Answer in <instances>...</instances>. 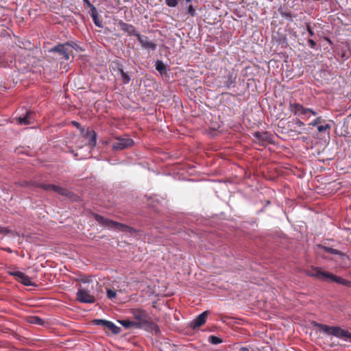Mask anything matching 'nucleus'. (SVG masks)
<instances>
[{"label": "nucleus", "mask_w": 351, "mask_h": 351, "mask_svg": "<svg viewBox=\"0 0 351 351\" xmlns=\"http://www.w3.org/2000/svg\"><path fill=\"white\" fill-rule=\"evenodd\" d=\"M78 45L77 44L72 45L69 42L63 44H58L54 47L49 50V53H58L65 60H69L71 54L73 53L72 48L77 49Z\"/></svg>", "instance_id": "3"}, {"label": "nucleus", "mask_w": 351, "mask_h": 351, "mask_svg": "<svg viewBox=\"0 0 351 351\" xmlns=\"http://www.w3.org/2000/svg\"><path fill=\"white\" fill-rule=\"evenodd\" d=\"M86 138L88 141V145L90 148L94 147L97 143V134L94 130L86 132Z\"/></svg>", "instance_id": "15"}, {"label": "nucleus", "mask_w": 351, "mask_h": 351, "mask_svg": "<svg viewBox=\"0 0 351 351\" xmlns=\"http://www.w3.org/2000/svg\"><path fill=\"white\" fill-rule=\"evenodd\" d=\"M334 282L346 286L348 287H351V281L341 278L339 276H336Z\"/></svg>", "instance_id": "25"}, {"label": "nucleus", "mask_w": 351, "mask_h": 351, "mask_svg": "<svg viewBox=\"0 0 351 351\" xmlns=\"http://www.w3.org/2000/svg\"><path fill=\"white\" fill-rule=\"evenodd\" d=\"M83 3H84V7L86 9L87 8H90V12H92L94 8H96L91 3L89 0H83Z\"/></svg>", "instance_id": "33"}, {"label": "nucleus", "mask_w": 351, "mask_h": 351, "mask_svg": "<svg viewBox=\"0 0 351 351\" xmlns=\"http://www.w3.org/2000/svg\"><path fill=\"white\" fill-rule=\"evenodd\" d=\"M208 342L213 345H217L222 343L223 340L220 337L211 335L208 337Z\"/></svg>", "instance_id": "27"}, {"label": "nucleus", "mask_w": 351, "mask_h": 351, "mask_svg": "<svg viewBox=\"0 0 351 351\" xmlns=\"http://www.w3.org/2000/svg\"><path fill=\"white\" fill-rule=\"evenodd\" d=\"M81 281H82V282H84V283H86V282H88V278L86 277V278H82V279H81Z\"/></svg>", "instance_id": "40"}, {"label": "nucleus", "mask_w": 351, "mask_h": 351, "mask_svg": "<svg viewBox=\"0 0 351 351\" xmlns=\"http://www.w3.org/2000/svg\"><path fill=\"white\" fill-rule=\"evenodd\" d=\"M72 123L73 125L76 126L77 128H79L80 125V124L77 121H73Z\"/></svg>", "instance_id": "39"}, {"label": "nucleus", "mask_w": 351, "mask_h": 351, "mask_svg": "<svg viewBox=\"0 0 351 351\" xmlns=\"http://www.w3.org/2000/svg\"><path fill=\"white\" fill-rule=\"evenodd\" d=\"M119 322L126 329H130L132 328H136V324L133 321L123 319L119 320Z\"/></svg>", "instance_id": "24"}, {"label": "nucleus", "mask_w": 351, "mask_h": 351, "mask_svg": "<svg viewBox=\"0 0 351 351\" xmlns=\"http://www.w3.org/2000/svg\"><path fill=\"white\" fill-rule=\"evenodd\" d=\"M305 25H306V30L309 34L310 36H313L315 35V33L310 25L309 23H305Z\"/></svg>", "instance_id": "34"}, {"label": "nucleus", "mask_w": 351, "mask_h": 351, "mask_svg": "<svg viewBox=\"0 0 351 351\" xmlns=\"http://www.w3.org/2000/svg\"><path fill=\"white\" fill-rule=\"evenodd\" d=\"M38 186L46 191H53L62 196L69 197L70 199H75V195L74 193L65 188L50 184H40Z\"/></svg>", "instance_id": "8"}, {"label": "nucleus", "mask_w": 351, "mask_h": 351, "mask_svg": "<svg viewBox=\"0 0 351 351\" xmlns=\"http://www.w3.org/2000/svg\"><path fill=\"white\" fill-rule=\"evenodd\" d=\"M8 273L10 275L15 277L18 282H21L25 286L36 287V284L32 281V278L23 272L16 271H9Z\"/></svg>", "instance_id": "11"}, {"label": "nucleus", "mask_w": 351, "mask_h": 351, "mask_svg": "<svg viewBox=\"0 0 351 351\" xmlns=\"http://www.w3.org/2000/svg\"><path fill=\"white\" fill-rule=\"evenodd\" d=\"M319 247L321 249H322L325 252H327V253H329L331 254H337V255L340 256L341 257L346 256V254L344 253H343L342 252H341L338 250L333 249L330 247L322 246V245H321Z\"/></svg>", "instance_id": "20"}, {"label": "nucleus", "mask_w": 351, "mask_h": 351, "mask_svg": "<svg viewBox=\"0 0 351 351\" xmlns=\"http://www.w3.org/2000/svg\"><path fill=\"white\" fill-rule=\"evenodd\" d=\"M188 14L191 16H195L196 15L195 10L192 5H190L188 7Z\"/></svg>", "instance_id": "36"}, {"label": "nucleus", "mask_w": 351, "mask_h": 351, "mask_svg": "<svg viewBox=\"0 0 351 351\" xmlns=\"http://www.w3.org/2000/svg\"><path fill=\"white\" fill-rule=\"evenodd\" d=\"M325 122H326L325 120L322 117H318L315 120H313L312 122H311L308 125L310 126H313V127H315V126L317 127L318 125L323 124Z\"/></svg>", "instance_id": "26"}, {"label": "nucleus", "mask_w": 351, "mask_h": 351, "mask_svg": "<svg viewBox=\"0 0 351 351\" xmlns=\"http://www.w3.org/2000/svg\"><path fill=\"white\" fill-rule=\"evenodd\" d=\"M156 69L161 74L165 75L167 73V68L162 60H157L156 62Z\"/></svg>", "instance_id": "22"}, {"label": "nucleus", "mask_w": 351, "mask_h": 351, "mask_svg": "<svg viewBox=\"0 0 351 351\" xmlns=\"http://www.w3.org/2000/svg\"><path fill=\"white\" fill-rule=\"evenodd\" d=\"M226 78L227 80L224 82L225 86L228 88L231 86L234 87L236 84L237 74L234 72H229Z\"/></svg>", "instance_id": "17"}, {"label": "nucleus", "mask_w": 351, "mask_h": 351, "mask_svg": "<svg viewBox=\"0 0 351 351\" xmlns=\"http://www.w3.org/2000/svg\"><path fill=\"white\" fill-rule=\"evenodd\" d=\"M330 129V125L328 123H326L324 125L321 124L317 126V130L319 132H324L326 130H329Z\"/></svg>", "instance_id": "31"}, {"label": "nucleus", "mask_w": 351, "mask_h": 351, "mask_svg": "<svg viewBox=\"0 0 351 351\" xmlns=\"http://www.w3.org/2000/svg\"><path fill=\"white\" fill-rule=\"evenodd\" d=\"M28 322L32 324H36L39 326H43L45 323L44 319H41L38 316H31L28 318Z\"/></svg>", "instance_id": "23"}, {"label": "nucleus", "mask_w": 351, "mask_h": 351, "mask_svg": "<svg viewBox=\"0 0 351 351\" xmlns=\"http://www.w3.org/2000/svg\"><path fill=\"white\" fill-rule=\"evenodd\" d=\"M110 69L111 71L112 70L114 72H117V73L120 75L125 72L123 71V65L119 60L112 61Z\"/></svg>", "instance_id": "16"}, {"label": "nucleus", "mask_w": 351, "mask_h": 351, "mask_svg": "<svg viewBox=\"0 0 351 351\" xmlns=\"http://www.w3.org/2000/svg\"><path fill=\"white\" fill-rule=\"evenodd\" d=\"M306 273L308 276L330 282H334L336 276V275L332 273L323 271L319 267H312L311 269L306 271Z\"/></svg>", "instance_id": "6"}, {"label": "nucleus", "mask_w": 351, "mask_h": 351, "mask_svg": "<svg viewBox=\"0 0 351 351\" xmlns=\"http://www.w3.org/2000/svg\"><path fill=\"white\" fill-rule=\"evenodd\" d=\"M209 314L210 312L208 311L202 313L191 323V327L195 329L204 325Z\"/></svg>", "instance_id": "14"}, {"label": "nucleus", "mask_w": 351, "mask_h": 351, "mask_svg": "<svg viewBox=\"0 0 351 351\" xmlns=\"http://www.w3.org/2000/svg\"><path fill=\"white\" fill-rule=\"evenodd\" d=\"M106 294L107 298L110 300H113L117 297V291L114 289H107Z\"/></svg>", "instance_id": "29"}, {"label": "nucleus", "mask_w": 351, "mask_h": 351, "mask_svg": "<svg viewBox=\"0 0 351 351\" xmlns=\"http://www.w3.org/2000/svg\"><path fill=\"white\" fill-rule=\"evenodd\" d=\"M136 38L143 48L146 49H151L152 51L156 49L157 45L154 42L149 40L147 36L138 34Z\"/></svg>", "instance_id": "12"}, {"label": "nucleus", "mask_w": 351, "mask_h": 351, "mask_svg": "<svg viewBox=\"0 0 351 351\" xmlns=\"http://www.w3.org/2000/svg\"><path fill=\"white\" fill-rule=\"evenodd\" d=\"M90 14L95 25L99 27H103V23L99 18V14L97 9L94 8L92 12H90Z\"/></svg>", "instance_id": "19"}, {"label": "nucleus", "mask_w": 351, "mask_h": 351, "mask_svg": "<svg viewBox=\"0 0 351 351\" xmlns=\"http://www.w3.org/2000/svg\"><path fill=\"white\" fill-rule=\"evenodd\" d=\"M308 43L312 49H314L316 46V43L313 39H308Z\"/></svg>", "instance_id": "37"}, {"label": "nucleus", "mask_w": 351, "mask_h": 351, "mask_svg": "<svg viewBox=\"0 0 351 351\" xmlns=\"http://www.w3.org/2000/svg\"><path fill=\"white\" fill-rule=\"evenodd\" d=\"M7 251H8V252H12V250H11L10 248H8V249L7 250Z\"/></svg>", "instance_id": "42"}, {"label": "nucleus", "mask_w": 351, "mask_h": 351, "mask_svg": "<svg viewBox=\"0 0 351 351\" xmlns=\"http://www.w3.org/2000/svg\"><path fill=\"white\" fill-rule=\"evenodd\" d=\"M118 25L121 31L124 33L127 34L128 36H137L139 34L134 26L131 24L123 22V21H120L118 23Z\"/></svg>", "instance_id": "13"}, {"label": "nucleus", "mask_w": 351, "mask_h": 351, "mask_svg": "<svg viewBox=\"0 0 351 351\" xmlns=\"http://www.w3.org/2000/svg\"><path fill=\"white\" fill-rule=\"evenodd\" d=\"M93 216L95 219L104 227L125 232L130 229L127 225L104 218L98 214H94Z\"/></svg>", "instance_id": "2"}, {"label": "nucleus", "mask_w": 351, "mask_h": 351, "mask_svg": "<svg viewBox=\"0 0 351 351\" xmlns=\"http://www.w3.org/2000/svg\"><path fill=\"white\" fill-rule=\"evenodd\" d=\"M279 12H280V15L282 17L289 19L290 20L292 19L293 15L291 12H286V11H282V10H279Z\"/></svg>", "instance_id": "32"}, {"label": "nucleus", "mask_w": 351, "mask_h": 351, "mask_svg": "<svg viewBox=\"0 0 351 351\" xmlns=\"http://www.w3.org/2000/svg\"><path fill=\"white\" fill-rule=\"evenodd\" d=\"M318 326L320 330L328 335H332L339 338L346 337L351 339V332L348 330H345L339 326H329L322 324H319Z\"/></svg>", "instance_id": "5"}, {"label": "nucleus", "mask_w": 351, "mask_h": 351, "mask_svg": "<svg viewBox=\"0 0 351 351\" xmlns=\"http://www.w3.org/2000/svg\"><path fill=\"white\" fill-rule=\"evenodd\" d=\"M289 110L296 116L302 115L306 118H310L311 115L316 116L317 114V112L313 109L304 108L303 105L292 101H289Z\"/></svg>", "instance_id": "4"}, {"label": "nucleus", "mask_w": 351, "mask_h": 351, "mask_svg": "<svg viewBox=\"0 0 351 351\" xmlns=\"http://www.w3.org/2000/svg\"><path fill=\"white\" fill-rule=\"evenodd\" d=\"M106 328L110 330L113 334H119L121 332V328L117 326L113 322L108 321Z\"/></svg>", "instance_id": "21"}, {"label": "nucleus", "mask_w": 351, "mask_h": 351, "mask_svg": "<svg viewBox=\"0 0 351 351\" xmlns=\"http://www.w3.org/2000/svg\"><path fill=\"white\" fill-rule=\"evenodd\" d=\"M33 113L30 111L27 112L25 116L20 117L19 118V122L21 125H29L32 123Z\"/></svg>", "instance_id": "18"}, {"label": "nucleus", "mask_w": 351, "mask_h": 351, "mask_svg": "<svg viewBox=\"0 0 351 351\" xmlns=\"http://www.w3.org/2000/svg\"><path fill=\"white\" fill-rule=\"evenodd\" d=\"M134 142L133 139L130 138H121L117 137L115 138V141L112 143L113 150H123L128 149L134 145Z\"/></svg>", "instance_id": "10"}, {"label": "nucleus", "mask_w": 351, "mask_h": 351, "mask_svg": "<svg viewBox=\"0 0 351 351\" xmlns=\"http://www.w3.org/2000/svg\"><path fill=\"white\" fill-rule=\"evenodd\" d=\"M76 300L81 303L93 304L95 302V297L91 293L89 287L80 286L78 288Z\"/></svg>", "instance_id": "7"}, {"label": "nucleus", "mask_w": 351, "mask_h": 351, "mask_svg": "<svg viewBox=\"0 0 351 351\" xmlns=\"http://www.w3.org/2000/svg\"><path fill=\"white\" fill-rule=\"evenodd\" d=\"M253 136L255 138V142L261 146H266L274 143V136L269 132H256L253 134Z\"/></svg>", "instance_id": "9"}, {"label": "nucleus", "mask_w": 351, "mask_h": 351, "mask_svg": "<svg viewBox=\"0 0 351 351\" xmlns=\"http://www.w3.org/2000/svg\"><path fill=\"white\" fill-rule=\"evenodd\" d=\"M107 322H108V320L100 319H97L93 320V323L95 325L101 326L104 329H106V326Z\"/></svg>", "instance_id": "30"}, {"label": "nucleus", "mask_w": 351, "mask_h": 351, "mask_svg": "<svg viewBox=\"0 0 351 351\" xmlns=\"http://www.w3.org/2000/svg\"><path fill=\"white\" fill-rule=\"evenodd\" d=\"M166 4L169 7H176L178 2V0H165Z\"/></svg>", "instance_id": "35"}, {"label": "nucleus", "mask_w": 351, "mask_h": 351, "mask_svg": "<svg viewBox=\"0 0 351 351\" xmlns=\"http://www.w3.org/2000/svg\"><path fill=\"white\" fill-rule=\"evenodd\" d=\"M307 139H308V137H306V136H302V141H304V142L306 141H307Z\"/></svg>", "instance_id": "41"}, {"label": "nucleus", "mask_w": 351, "mask_h": 351, "mask_svg": "<svg viewBox=\"0 0 351 351\" xmlns=\"http://www.w3.org/2000/svg\"><path fill=\"white\" fill-rule=\"evenodd\" d=\"M295 124H296V125H297L298 127H300V128L304 126V122H302V121H300V119H296V120H295Z\"/></svg>", "instance_id": "38"}, {"label": "nucleus", "mask_w": 351, "mask_h": 351, "mask_svg": "<svg viewBox=\"0 0 351 351\" xmlns=\"http://www.w3.org/2000/svg\"><path fill=\"white\" fill-rule=\"evenodd\" d=\"M186 3L191 2L192 0H185Z\"/></svg>", "instance_id": "43"}, {"label": "nucleus", "mask_w": 351, "mask_h": 351, "mask_svg": "<svg viewBox=\"0 0 351 351\" xmlns=\"http://www.w3.org/2000/svg\"><path fill=\"white\" fill-rule=\"evenodd\" d=\"M130 313L135 319L136 328H144L149 332H160L158 326L155 324L145 310L141 308H132Z\"/></svg>", "instance_id": "1"}, {"label": "nucleus", "mask_w": 351, "mask_h": 351, "mask_svg": "<svg viewBox=\"0 0 351 351\" xmlns=\"http://www.w3.org/2000/svg\"><path fill=\"white\" fill-rule=\"evenodd\" d=\"M120 80L123 84H128L130 83L131 77L128 72H124L121 74Z\"/></svg>", "instance_id": "28"}]
</instances>
